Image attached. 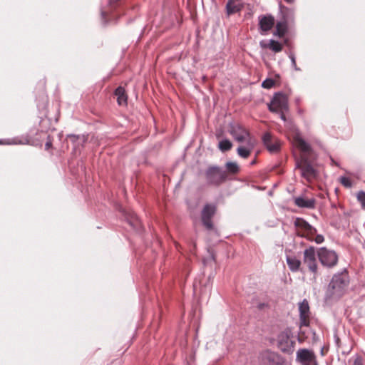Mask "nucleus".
Masks as SVG:
<instances>
[{
  "instance_id": "f257e3e1",
  "label": "nucleus",
  "mask_w": 365,
  "mask_h": 365,
  "mask_svg": "<svg viewBox=\"0 0 365 365\" xmlns=\"http://www.w3.org/2000/svg\"><path fill=\"white\" fill-rule=\"evenodd\" d=\"M349 284L348 272L344 270L332 277L325 294V301L330 302L338 300L346 292Z\"/></svg>"
},
{
  "instance_id": "f03ea898",
  "label": "nucleus",
  "mask_w": 365,
  "mask_h": 365,
  "mask_svg": "<svg viewBox=\"0 0 365 365\" xmlns=\"http://www.w3.org/2000/svg\"><path fill=\"white\" fill-rule=\"evenodd\" d=\"M294 226L299 230L298 234L306 237L310 241H314L317 244L324 242V238L322 235H317V230L309 222L302 218L297 217L294 222Z\"/></svg>"
},
{
  "instance_id": "7ed1b4c3",
  "label": "nucleus",
  "mask_w": 365,
  "mask_h": 365,
  "mask_svg": "<svg viewBox=\"0 0 365 365\" xmlns=\"http://www.w3.org/2000/svg\"><path fill=\"white\" fill-rule=\"evenodd\" d=\"M204 176L207 185L217 187L226 181L227 173L220 166L210 165L205 170Z\"/></svg>"
},
{
  "instance_id": "20e7f679",
  "label": "nucleus",
  "mask_w": 365,
  "mask_h": 365,
  "mask_svg": "<svg viewBox=\"0 0 365 365\" xmlns=\"http://www.w3.org/2000/svg\"><path fill=\"white\" fill-rule=\"evenodd\" d=\"M296 168L300 170L302 177L308 182H311L317 175V171L305 157L297 161Z\"/></svg>"
},
{
  "instance_id": "39448f33",
  "label": "nucleus",
  "mask_w": 365,
  "mask_h": 365,
  "mask_svg": "<svg viewBox=\"0 0 365 365\" xmlns=\"http://www.w3.org/2000/svg\"><path fill=\"white\" fill-rule=\"evenodd\" d=\"M121 0H108V6L103 8L101 11V19L103 25H106L108 23L114 21L116 15L114 11H117Z\"/></svg>"
},
{
  "instance_id": "423d86ee",
  "label": "nucleus",
  "mask_w": 365,
  "mask_h": 365,
  "mask_svg": "<svg viewBox=\"0 0 365 365\" xmlns=\"http://www.w3.org/2000/svg\"><path fill=\"white\" fill-rule=\"evenodd\" d=\"M280 11L283 15V19L281 21L278 22L276 26L275 35L282 37L284 35L287 31V24L289 19L294 16V11L279 4Z\"/></svg>"
},
{
  "instance_id": "0eeeda50",
  "label": "nucleus",
  "mask_w": 365,
  "mask_h": 365,
  "mask_svg": "<svg viewBox=\"0 0 365 365\" xmlns=\"http://www.w3.org/2000/svg\"><path fill=\"white\" fill-rule=\"evenodd\" d=\"M290 330H285L278 335V346L279 349L285 353H292L295 345V341L292 339Z\"/></svg>"
},
{
  "instance_id": "6e6552de",
  "label": "nucleus",
  "mask_w": 365,
  "mask_h": 365,
  "mask_svg": "<svg viewBox=\"0 0 365 365\" xmlns=\"http://www.w3.org/2000/svg\"><path fill=\"white\" fill-rule=\"evenodd\" d=\"M318 257L320 262L327 267L335 266L338 261V257L336 252L326 247H321L319 250Z\"/></svg>"
},
{
  "instance_id": "1a4fd4ad",
  "label": "nucleus",
  "mask_w": 365,
  "mask_h": 365,
  "mask_svg": "<svg viewBox=\"0 0 365 365\" xmlns=\"http://www.w3.org/2000/svg\"><path fill=\"white\" fill-rule=\"evenodd\" d=\"M269 109L272 112H282L288 109L287 96L282 93H277L272 98Z\"/></svg>"
},
{
  "instance_id": "9d476101",
  "label": "nucleus",
  "mask_w": 365,
  "mask_h": 365,
  "mask_svg": "<svg viewBox=\"0 0 365 365\" xmlns=\"http://www.w3.org/2000/svg\"><path fill=\"white\" fill-rule=\"evenodd\" d=\"M296 359L302 365H318L315 354L307 349H299L297 351Z\"/></svg>"
},
{
  "instance_id": "9b49d317",
  "label": "nucleus",
  "mask_w": 365,
  "mask_h": 365,
  "mask_svg": "<svg viewBox=\"0 0 365 365\" xmlns=\"http://www.w3.org/2000/svg\"><path fill=\"white\" fill-rule=\"evenodd\" d=\"M215 212L216 206L213 204H206L201 212L202 222L207 230H210L213 228L212 218Z\"/></svg>"
},
{
  "instance_id": "f8f14e48",
  "label": "nucleus",
  "mask_w": 365,
  "mask_h": 365,
  "mask_svg": "<svg viewBox=\"0 0 365 365\" xmlns=\"http://www.w3.org/2000/svg\"><path fill=\"white\" fill-rule=\"evenodd\" d=\"M304 263L307 265L312 272H317L316 252L314 247H309L304 251Z\"/></svg>"
},
{
  "instance_id": "ddd939ff",
  "label": "nucleus",
  "mask_w": 365,
  "mask_h": 365,
  "mask_svg": "<svg viewBox=\"0 0 365 365\" xmlns=\"http://www.w3.org/2000/svg\"><path fill=\"white\" fill-rule=\"evenodd\" d=\"M230 132L233 138L240 143L246 141L250 138L249 132L240 124H232Z\"/></svg>"
},
{
  "instance_id": "4468645a",
  "label": "nucleus",
  "mask_w": 365,
  "mask_h": 365,
  "mask_svg": "<svg viewBox=\"0 0 365 365\" xmlns=\"http://www.w3.org/2000/svg\"><path fill=\"white\" fill-rule=\"evenodd\" d=\"M299 319L302 326H308L309 323V305L307 299H304L299 304Z\"/></svg>"
},
{
  "instance_id": "2eb2a0df",
  "label": "nucleus",
  "mask_w": 365,
  "mask_h": 365,
  "mask_svg": "<svg viewBox=\"0 0 365 365\" xmlns=\"http://www.w3.org/2000/svg\"><path fill=\"white\" fill-rule=\"evenodd\" d=\"M274 25V18L272 15L259 16V26L261 34L270 31Z\"/></svg>"
},
{
  "instance_id": "dca6fc26",
  "label": "nucleus",
  "mask_w": 365,
  "mask_h": 365,
  "mask_svg": "<svg viewBox=\"0 0 365 365\" xmlns=\"http://www.w3.org/2000/svg\"><path fill=\"white\" fill-rule=\"evenodd\" d=\"M262 141L270 152H277L279 149V143L273 140V138L269 133H265L263 135Z\"/></svg>"
},
{
  "instance_id": "f3484780",
  "label": "nucleus",
  "mask_w": 365,
  "mask_h": 365,
  "mask_svg": "<svg viewBox=\"0 0 365 365\" xmlns=\"http://www.w3.org/2000/svg\"><path fill=\"white\" fill-rule=\"evenodd\" d=\"M242 8V0H228L226 4L227 12L229 15L239 12Z\"/></svg>"
},
{
  "instance_id": "a211bd4d",
  "label": "nucleus",
  "mask_w": 365,
  "mask_h": 365,
  "mask_svg": "<svg viewBox=\"0 0 365 365\" xmlns=\"http://www.w3.org/2000/svg\"><path fill=\"white\" fill-rule=\"evenodd\" d=\"M294 145L302 152L309 153L311 150V147L299 135V133H296L293 137Z\"/></svg>"
},
{
  "instance_id": "6ab92c4d",
  "label": "nucleus",
  "mask_w": 365,
  "mask_h": 365,
  "mask_svg": "<svg viewBox=\"0 0 365 365\" xmlns=\"http://www.w3.org/2000/svg\"><path fill=\"white\" fill-rule=\"evenodd\" d=\"M315 200L314 198H305L303 197H298L294 199V203L297 207L303 208H314L315 206Z\"/></svg>"
},
{
  "instance_id": "aec40b11",
  "label": "nucleus",
  "mask_w": 365,
  "mask_h": 365,
  "mask_svg": "<svg viewBox=\"0 0 365 365\" xmlns=\"http://www.w3.org/2000/svg\"><path fill=\"white\" fill-rule=\"evenodd\" d=\"M266 358L269 362V365H284V359L274 352H268Z\"/></svg>"
},
{
  "instance_id": "412c9836",
  "label": "nucleus",
  "mask_w": 365,
  "mask_h": 365,
  "mask_svg": "<svg viewBox=\"0 0 365 365\" xmlns=\"http://www.w3.org/2000/svg\"><path fill=\"white\" fill-rule=\"evenodd\" d=\"M125 217L130 226L135 229H138L140 227V222L133 212H127L125 213Z\"/></svg>"
},
{
  "instance_id": "4be33fe9",
  "label": "nucleus",
  "mask_w": 365,
  "mask_h": 365,
  "mask_svg": "<svg viewBox=\"0 0 365 365\" xmlns=\"http://www.w3.org/2000/svg\"><path fill=\"white\" fill-rule=\"evenodd\" d=\"M115 95L117 97V101H118V105H120V106H126L127 105L128 97L125 93V91L123 87L119 86L118 88H117L115 91Z\"/></svg>"
},
{
  "instance_id": "5701e85b",
  "label": "nucleus",
  "mask_w": 365,
  "mask_h": 365,
  "mask_svg": "<svg viewBox=\"0 0 365 365\" xmlns=\"http://www.w3.org/2000/svg\"><path fill=\"white\" fill-rule=\"evenodd\" d=\"M287 263L292 272H297L299 269V267L301 264L300 260L297 259L295 257L287 256Z\"/></svg>"
},
{
  "instance_id": "b1692460",
  "label": "nucleus",
  "mask_w": 365,
  "mask_h": 365,
  "mask_svg": "<svg viewBox=\"0 0 365 365\" xmlns=\"http://www.w3.org/2000/svg\"><path fill=\"white\" fill-rule=\"evenodd\" d=\"M232 147V143L227 139L222 140L219 142L218 148L222 152L230 150Z\"/></svg>"
},
{
  "instance_id": "393cba45",
  "label": "nucleus",
  "mask_w": 365,
  "mask_h": 365,
  "mask_svg": "<svg viewBox=\"0 0 365 365\" xmlns=\"http://www.w3.org/2000/svg\"><path fill=\"white\" fill-rule=\"evenodd\" d=\"M225 168L228 173L232 174H236L239 172L240 168L237 163L235 162H227L225 164Z\"/></svg>"
},
{
  "instance_id": "a878e982",
  "label": "nucleus",
  "mask_w": 365,
  "mask_h": 365,
  "mask_svg": "<svg viewBox=\"0 0 365 365\" xmlns=\"http://www.w3.org/2000/svg\"><path fill=\"white\" fill-rule=\"evenodd\" d=\"M252 148H247L245 147L240 146L237 150V154L242 158H247L251 153Z\"/></svg>"
},
{
  "instance_id": "bb28decb",
  "label": "nucleus",
  "mask_w": 365,
  "mask_h": 365,
  "mask_svg": "<svg viewBox=\"0 0 365 365\" xmlns=\"http://www.w3.org/2000/svg\"><path fill=\"white\" fill-rule=\"evenodd\" d=\"M268 47L274 52H279L282 50V46L278 41L270 40Z\"/></svg>"
},
{
  "instance_id": "cd10ccee",
  "label": "nucleus",
  "mask_w": 365,
  "mask_h": 365,
  "mask_svg": "<svg viewBox=\"0 0 365 365\" xmlns=\"http://www.w3.org/2000/svg\"><path fill=\"white\" fill-rule=\"evenodd\" d=\"M353 365H365V356L355 355L353 357Z\"/></svg>"
},
{
  "instance_id": "c85d7f7f",
  "label": "nucleus",
  "mask_w": 365,
  "mask_h": 365,
  "mask_svg": "<svg viewBox=\"0 0 365 365\" xmlns=\"http://www.w3.org/2000/svg\"><path fill=\"white\" fill-rule=\"evenodd\" d=\"M274 85V81L271 78L265 79L262 83V86L264 88H271Z\"/></svg>"
},
{
  "instance_id": "c756f323",
  "label": "nucleus",
  "mask_w": 365,
  "mask_h": 365,
  "mask_svg": "<svg viewBox=\"0 0 365 365\" xmlns=\"http://www.w3.org/2000/svg\"><path fill=\"white\" fill-rule=\"evenodd\" d=\"M357 199L361 205V207L365 209V192L360 191L357 195Z\"/></svg>"
},
{
  "instance_id": "7c9ffc66",
  "label": "nucleus",
  "mask_w": 365,
  "mask_h": 365,
  "mask_svg": "<svg viewBox=\"0 0 365 365\" xmlns=\"http://www.w3.org/2000/svg\"><path fill=\"white\" fill-rule=\"evenodd\" d=\"M340 182L346 187H351L352 186V183L349 178L346 177H341L340 178Z\"/></svg>"
},
{
  "instance_id": "2f4dec72",
  "label": "nucleus",
  "mask_w": 365,
  "mask_h": 365,
  "mask_svg": "<svg viewBox=\"0 0 365 365\" xmlns=\"http://www.w3.org/2000/svg\"><path fill=\"white\" fill-rule=\"evenodd\" d=\"M289 58H290L291 60V62H292V68L295 70V71H300V68L297 67V63H296V58H295V56L294 53H290L289 54Z\"/></svg>"
},
{
  "instance_id": "473e14b6",
  "label": "nucleus",
  "mask_w": 365,
  "mask_h": 365,
  "mask_svg": "<svg viewBox=\"0 0 365 365\" xmlns=\"http://www.w3.org/2000/svg\"><path fill=\"white\" fill-rule=\"evenodd\" d=\"M51 147H52V140H51L50 136L48 135L47 138V141L45 144V150H48L50 148H51Z\"/></svg>"
},
{
  "instance_id": "72a5a7b5",
  "label": "nucleus",
  "mask_w": 365,
  "mask_h": 365,
  "mask_svg": "<svg viewBox=\"0 0 365 365\" xmlns=\"http://www.w3.org/2000/svg\"><path fill=\"white\" fill-rule=\"evenodd\" d=\"M280 113V118L282 120L286 121V117L284 114L283 113V111L279 112Z\"/></svg>"
},
{
  "instance_id": "f704fd0d",
  "label": "nucleus",
  "mask_w": 365,
  "mask_h": 365,
  "mask_svg": "<svg viewBox=\"0 0 365 365\" xmlns=\"http://www.w3.org/2000/svg\"><path fill=\"white\" fill-rule=\"evenodd\" d=\"M287 3L292 4L294 1V0H284Z\"/></svg>"
},
{
  "instance_id": "c9c22d12",
  "label": "nucleus",
  "mask_w": 365,
  "mask_h": 365,
  "mask_svg": "<svg viewBox=\"0 0 365 365\" xmlns=\"http://www.w3.org/2000/svg\"><path fill=\"white\" fill-rule=\"evenodd\" d=\"M255 163V160H253V161L251 163V164H252V165H254Z\"/></svg>"
},
{
  "instance_id": "e433bc0d",
  "label": "nucleus",
  "mask_w": 365,
  "mask_h": 365,
  "mask_svg": "<svg viewBox=\"0 0 365 365\" xmlns=\"http://www.w3.org/2000/svg\"><path fill=\"white\" fill-rule=\"evenodd\" d=\"M260 46H262V47H265V46L262 45V43H260Z\"/></svg>"
}]
</instances>
